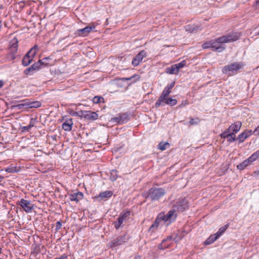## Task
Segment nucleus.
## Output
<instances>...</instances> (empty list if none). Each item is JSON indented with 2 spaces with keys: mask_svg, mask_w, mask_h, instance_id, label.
<instances>
[{
  "mask_svg": "<svg viewBox=\"0 0 259 259\" xmlns=\"http://www.w3.org/2000/svg\"><path fill=\"white\" fill-rule=\"evenodd\" d=\"M166 193L165 190L162 188L152 187L147 191L142 193L145 199H150L152 201L159 200Z\"/></svg>",
  "mask_w": 259,
  "mask_h": 259,
  "instance_id": "obj_1",
  "label": "nucleus"
},
{
  "mask_svg": "<svg viewBox=\"0 0 259 259\" xmlns=\"http://www.w3.org/2000/svg\"><path fill=\"white\" fill-rule=\"evenodd\" d=\"M243 67L242 63L240 62H234L226 65L222 68L223 74L231 76L236 74L239 70Z\"/></svg>",
  "mask_w": 259,
  "mask_h": 259,
  "instance_id": "obj_2",
  "label": "nucleus"
},
{
  "mask_svg": "<svg viewBox=\"0 0 259 259\" xmlns=\"http://www.w3.org/2000/svg\"><path fill=\"white\" fill-rule=\"evenodd\" d=\"M172 207L175 212H183L189 208L188 201L185 198L180 197L173 204Z\"/></svg>",
  "mask_w": 259,
  "mask_h": 259,
  "instance_id": "obj_3",
  "label": "nucleus"
},
{
  "mask_svg": "<svg viewBox=\"0 0 259 259\" xmlns=\"http://www.w3.org/2000/svg\"><path fill=\"white\" fill-rule=\"evenodd\" d=\"M18 39L14 37L10 42L9 53L7 55V58L10 60H15L16 58V53H17L18 47Z\"/></svg>",
  "mask_w": 259,
  "mask_h": 259,
  "instance_id": "obj_4",
  "label": "nucleus"
},
{
  "mask_svg": "<svg viewBox=\"0 0 259 259\" xmlns=\"http://www.w3.org/2000/svg\"><path fill=\"white\" fill-rule=\"evenodd\" d=\"M241 34L238 32L232 31L227 33L226 35L218 37V40L224 43L233 42L239 39Z\"/></svg>",
  "mask_w": 259,
  "mask_h": 259,
  "instance_id": "obj_5",
  "label": "nucleus"
},
{
  "mask_svg": "<svg viewBox=\"0 0 259 259\" xmlns=\"http://www.w3.org/2000/svg\"><path fill=\"white\" fill-rule=\"evenodd\" d=\"M158 220L160 221H163L164 222H168V224L174 222L177 218V214L175 213V211L172 209L169 210L166 214L160 213L157 217Z\"/></svg>",
  "mask_w": 259,
  "mask_h": 259,
  "instance_id": "obj_6",
  "label": "nucleus"
},
{
  "mask_svg": "<svg viewBox=\"0 0 259 259\" xmlns=\"http://www.w3.org/2000/svg\"><path fill=\"white\" fill-rule=\"evenodd\" d=\"M128 240V237L126 234L119 236L117 238L112 239L108 244L110 248H114L119 245H122Z\"/></svg>",
  "mask_w": 259,
  "mask_h": 259,
  "instance_id": "obj_7",
  "label": "nucleus"
},
{
  "mask_svg": "<svg viewBox=\"0 0 259 259\" xmlns=\"http://www.w3.org/2000/svg\"><path fill=\"white\" fill-rule=\"evenodd\" d=\"M77 116L90 120H95L98 117V114L96 112L87 110L79 111V113H77Z\"/></svg>",
  "mask_w": 259,
  "mask_h": 259,
  "instance_id": "obj_8",
  "label": "nucleus"
},
{
  "mask_svg": "<svg viewBox=\"0 0 259 259\" xmlns=\"http://www.w3.org/2000/svg\"><path fill=\"white\" fill-rule=\"evenodd\" d=\"M21 208L26 213L31 212L34 208V205L31 203L30 201L21 199L19 202H17Z\"/></svg>",
  "mask_w": 259,
  "mask_h": 259,
  "instance_id": "obj_9",
  "label": "nucleus"
},
{
  "mask_svg": "<svg viewBox=\"0 0 259 259\" xmlns=\"http://www.w3.org/2000/svg\"><path fill=\"white\" fill-rule=\"evenodd\" d=\"M147 56V52L145 50L141 51L135 57L133 58L132 64L134 67L138 66L143 59L146 57Z\"/></svg>",
  "mask_w": 259,
  "mask_h": 259,
  "instance_id": "obj_10",
  "label": "nucleus"
},
{
  "mask_svg": "<svg viewBox=\"0 0 259 259\" xmlns=\"http://www.w3.org/2000/svg\"><path fill=\"white\" fill-rule=\"evenodd\" d=\"M177 103V100L176 99H172L171 98L166 97L164 98V100L159 101V98L158 99L157 101L155 104V107L158 108L160 106L163 104H167L169 106H172L176 105Z\"/></svg>",
  "mask_w": 259,
  "mask_h": 259,
  "instance_id": "obj_11",
  "label": "nucleus"
},
{
  "mask_svg": "<svg viewBox=\"0 0 259 259\" xmlns=\"http://www.w3.org/2000/svg\"><path fill=\"white\" fill-rule=\"evenodd\" d=\"M130 118V115L128 113H119L116 117L112 119V121L119 124H123L127 122Z\"/></svg>",
  "mask_w": 259,
  "mask_h": 259,
  "instance_id": "obj_12",
  "label": "nucleus"
},
{
  "mask_svg": "<svg viewBox=\"0 0 259 259\" xmlns=\"http://www.w3.org/2000/svg\"><path fill=\"white\" fill-rule=\"evenodd\" d=\"M95 25L93 24L91 26H87L85 27L77 29L75 31V34L78 36H87L90 32L95 29Z\"/></svg>",
  "mask_w": 259,
  "mask_h": 259,
  "instance_id": "obj_13",
  "label": "nucleus"
},
{
  "mask_svg": "<svg viewBox=\"0 0 259 259\" xmlns=\"http://www.w3.org/2000/svg\"><path fill=\"white\" fill-rule=\"evenodd\" d=\"M224 43L218 40V38L212 40V45L211 46V49L212 51H217L218 52H221L225 49V47L223 46L221 44Z\"/></svg>",
  "mask_w": 259,
  "mask_h": 259,
  "instance_id": "obj_14",
  "label": "nucleus"
},
{
  "mask_svg": "<svg viewBox=\"0 0 259 259\" xmlns=\"http://www.w3.org/2000/svg\"><path fill=\"white\" fill-rule=\"evenodd\" d=\"M175 82H171L169 85L166 86L163 90L161 95L158 98H159V101L164 100V98H166L168 96L169 94L171 92V90L174 87Z\"/></svg>",
  "mask_w": 259,
  "mask_h": 259,
  "instance_id": "obj_15",
  "label": "nucleus"
},
{
  "mask_svg": "<svg viewBox=\"0 0 259 259\" xmlns=\"http://www.w3.org/2000/svg\"><path fill=\"white\" fill-rule=\"evenodd\" d=\"M254 132L251 130H245L241 133L237 137V140L239 141V143H243L246 139L251 136Z\"/></svg>",
  "mask_w": 259,
  "mask_h": 259,
  "instance_id": "obj_16",
  "label": "nucleus"
},
{
  "mask_svg": "<svg viewBox=\"0 0 259 259\" xmlns=\"http://www.w3.org/2000/svg\"><path fill=\"white\" fill-rule=\"evenodd\" d=\"M69 199L71 201H74L76 202H78L80 200L82 199L83 194L81 192H78L69 194Z\"/></svg>",
  "mask_w": 259,
  "mask_h": 259,
  "instance_id": "obj_17",
  "label": "nucleus"
},
{
  "mask_svg": "<svg viewBox=\"0 0 259 259\" xmlns=\"http://www.w3.org/2000/svg\"><path fill=\"white\" fill-rule=\"evenodd\" d=\"M73 124L72 118H70L67 119L62 124V128L65 131H71L72 128Z\"/></svg>",
  "mask_w": 259,
  "mask_h": 259,
  "instance_id": "obj_18",
  "label": "nucleus"
},
{
  "mask_svg": "<svg viewBox=\"0 0 259 259\" xmlns=\"http://www.w3.org/2000/svg\"><path fill=\"white\" fill-rule=\"evenodd\" d=\"M241 125L242 123L241 121H236L234 123H232L230 126V129L232 130L231 133H234L235 134L236 133L238 132L241 128Z\"/></svg>",
  "mask_w": 259,
  "mask_h": 259,
  "instance_id": "obj_19",
  "label": "nucleus"
},
{
  "mask_svg": "<svg viewBox=\"0 0 259 259\" xmlns=\"http://www.w3.org/2000/svg\"><path fill=\"white\" fill-rule=\"evenodd\" d=\"M112 194L113 192L111 191H105L100 193L99 195L97 196V198L100 199V200H103L104 199L111 197Z\"/></svg>",
  "mask_w": 259,
  "mask_h": 259,
  "instance_id": "obj_20",
  "label": "nucleus"
},
{
  "mask_svg": "<svg viewBox=\"0 0 259 259\" xmlns=\"http://www.w3.org/2000/svg\"><path fill=\"white\" fill-rule=\"evenodd\" d=\"M200 29V26L195 25L189 24L186 26V31L190 33L197 32Z\"/></svg>",
  "mask_w": 259,
  "mask_h": 259,
  "instance_id": "obj_21",
  "label": "nucleus"
},
{
  "mask_svg": "<svg viewBox=\"0 0 259 259\" xmlns=\"http://www.w3.org/2000/svg\"><path fill=\"white\" fill-rule=\"evenodd\" d=\"M39 49V47L37 45L34 46L27 53L26 56L30 57V59H33L36 54L37 51Z\"/></svg>",
  "mask_w": 259,
  "mask_h": 259,
  "instance_id": "obj_22",
  "label": "nucleus"
},
{
  "mask_svg": "<svg viewBox=\"0 0 259 259\" xmlns=\"http://www.w3.org/2000/svg\"><path fill=\"white\" fill-rule=\"evenodd\" d=\"M218 238V236L215 234L211 235L204 242V244L207 245L213 243Z\"/></svg>",
  "mask_w": 259,
  "mask_h": 259,
  "instance_id": "obj_23",
  "label": "nucleus"
},
{
  "mask_svg": "<svg viewBox=\"0 0 259 259\" xmlns=\"http://www.w3.org/2000/svg\"><path fill=\"white\" fill-rule=\"evenodd\" d=\"M160 223V221L157 218L156 220L154 221L153 224L148 229L149 232H151V233H154L155 230L157 229L159 224Z\"/></svg>",
  "mask_w": 259,
  "mask_h": 259,
  "instance_id": "obj_24",
  "label": "nucleus"
},
{
  "mask_svg": "<svg viewBox=\"0 0 259 259\" xmlns=\"http://www.w3.org/2000/svg\"><path fill=\"white\" fill-rule=\"evenodd\" d=\"M27 102V109L32 108H38L41 106V103L39 101L30 102L26 100Z\"/></svg>",
  "mask_w": 259,
  "mask_h": 259,
  "instance_id": "obj_25",
  "label": "nucleus"
},
{
  "mask_svg": "<svg viewBox=\"0 0 259 259\" xmlns=\"http://www.w3.org/2000/svg\"><path fill=\"white\" fill-rule=\"evenodd\" d=\"M131 215V211L128 210H125L120 213L119 217H120L124 221H127L130 218Z\"/></svg>",
  "mask_w": 259,
  "mask_h": 259,
  "instance_id": "obj_26",
  "label": "nucleus"
},
{
  "mask_svg": "<svg viewBox=\"0 0 259 259\" xmlns=\"http://www.w3.org/2000/svg\"><path fill=\"white\" fill-rule=\"evenodd\" d=\"M48 59L49 58H45L42 60H38L37 62L34 64L36 65V68H38V70H40L41 68V66H46L48 64V63L43 62V60H48Z\"/></svg>",
  "mask_w": 259,
  "mask_h": 259,
  "instance_id": "obj_27",
  "label": "nucleus"
},
{
  "mask_svg": "<svg viewBox=\"0 0 259 259\" xmlns=\"http://www.w3.org/2000/svg\"><path fill=\"white\" fill-rule=\"evenodd\" d=\"M21 104L12 106V108H17L18 109H27V102L26 100L22 101Z\"/></svg>",
  "mask_w": 259,
  "mask_h": 259,
  "instance_id": "obj_28",
  "label": "nucleus"
},
{
  "mask_svg": "<svg viewBox=\"0 0 259 259\" xmlns=\"http://www.w3.org/2000/svg\"><path fill=\"white\" fill-rule=\"evenodd\" d=\"M251 162L248 159H247L243 161L242 163L239 164L237 166V168L238 169L242 170L244 169L248 165H249Z\"/></svg>",
  "mask_w": 259,
  "mask_h": 259,
  "instance_id": "obj_29",
  "label": "nucleus"
},
{
  "mask_svg": "<svg viewBox=\"0 0 259 259\" xmlns=\"http://www.w3.org/2000/svg\"><path fill=\"white\" fill-rule=\"evenodd\" d=\"M165 72L170 74H177L178 73L174 64L170 67L166 68L165 69Z\"/></svg>",
  "mask_w": 259,
  "mask_h": 259,
  "instance_id": "obj_30",
  "label": "nucleus"
},
{
  "mask_svg": "<svg viewBox=\"0 0 259 259\" xmlns=\"http://www.w3.org/2000/svg\"><path fill=\"white\" fill-rule=\"evenodd\" d=\"M33 59L30 57L25 55L22 61V64L24 66H28L32 61Z\"/></svg>",
  "mask_w": 259,
  "mask_h": 259,
  "instance_id": "obj_31",
  "label": "nucleus"
},
{
  "mask_svg": "<svg viewBox=\"0 0 259 259\" xmlns=\"http://www.w3.org/2000/svg\"><path fill=\"white\" fill-rule=\"evenodd\" d=\"M124 221L119 217L117 219L116 221H115L113 223V224L116 230H118L119 228L123 224Z\"/></svg>",
  "mask_w": 259,
  "mask_h": 259,
  "instance_id": "obj_32",
  "label": "nucleus"
},
{
  "mask_svg": "<svg viewBox=\"0 0 259 259\" xmlns=\"http://www.w3.org/2000/svg\"><path fill=\"white\" fill-rule=\"evenodd\" d=\"M229 224H227L225 225V226L221 227L218 231L215 233V234L218 236L219 238L225 232V231L228 229L229 227Z\"/></svg>",
  "mask_w": 259,
  "mask_h": 259,
  "instance_id": "obj_33",
  "label": "nucleus"
},
{
  "mask_svg": "<svg viewBox=\"0 0 259 259\" xmlns=\"http://www.w3.org/2000/svg\"><path fill=\"white\" fill-rule=\"evenodd\" d=\"M117 172V170L116 169H112L110 171V176L109 179L111 181L113 182L116 180L118 177Z\"/></svg>",
  "mask_w": 259,
  "mask_h": 259,
  "instance_id": "obj_34",
  "label": "nucleus"
},
{
  "mask_svg": "<svg viewBox=\"0 0 259 259\" xmlns=\"http://www.w3.org/2000/svg\"><path fill=\"white\" fill-rule=\"evenodd\" d=\"M190 119L189 123L191 125H197L199 124L200 121V119L198 117L195 118L190 117Z\"/></svg>",
  "mask_w": 259,
  "mask_h": 259,
  "instance_id": "obj_35",
  "label": "nucleus"
},
{
  "mask_svg": "<svg viewBox=\"0 0 259 259\" xmlns=\"http://www.w3.org/2000/svg\"><path fill=\"white\" fill-rule=\"evenodd\" d=\"M93 102L94 104L104 103V99L101 96H95L93 99Z\"/></svg>",
  "mask_w": 259,
  "mask_h": 259,
  "instance_id": "obj_36",
  "label": "nucleus"
},
{
  "mask_svg": "<svg viewBox=\"0 0 259 259\" xmlns=\"http://www.w3.org/2000/svg\"><path fill=\"white\" fill-rule=\"evenodd\" d=\"M186 61L183 60L180 63L174 64L175 66L176 69L177 70L178 72L179 73L180 69L183 68L186 65Z\"/></svg>",
  "mask_w": 259,
  "mask_h": 259,
  "instance_id": "obj_37",
  "label": "nucleus"
},
{
  "mask_svg": "<svg viewBox=\"0 0 259 259\" xmlns=\"http://www.w3.org/2000/svg\"><path fill=\"white\" fill-rule=\"evenodd\" d=\"M35 72V71L34 70V68L32 67H31V66L26 68L24 71V74L26 75H32Z\"/></svg>",
  "mask_w": 259,
  "mask_h": 259,
  "instance_id": "obj_38",
  "label": "nucleus"
},
{
  "mask_svg": "<svg viewBox=\"0 0 259 259\" xmlns=\"http://www.w3.org/2000/svg\"><path fill=\"white\" fill-rule=\"evenodd\" d=\"M169 146V144L167 142L164 143V142H160L158 144V148L160 149L161 150H165L167 147Z\"/></svg>",
  "mask_w": 259,
  "mask_h": 259,
  "instance_id": "obj_39",
  "label": "nucleus"
},
{
  "mask_svg": "<svg viewBox=\"0 0 259 259\" xmlns=\"http://www.w3.org/2000/svg\"><path fill=\"white\" fill-rule=\"evenodd\" d=\"M229 135L230 136H229V137L227 138V141L228 142L232 143L236 140H237L235 134L230 133Z\"/></svg>",
  "mask_w": 259,
  "mask_h": 259,
  "instance_id": "obj_40",
  "label": "nucleus"
},
{
  "mask_svg": "<svg viewBox=\"0 0 259 259\" xmlns=\"http://www.w3.org/2000/svg\"><path fill=\"white\" fill-rule=\"evenodd\" d=\"M211 45H212V40H208V41L204 42L202 45V48L204 49H208V48L211 49Z\"/></svg>",
  "mask_w": 259,
  "mask_h": 259,
  "instance_id": "obj_41",
  "label": "nucleus"
},
{
  "mask_svg": "<svg viewBox=\"0 0 259 259\" xmlns=\"http://www.w3.org/2000/svg\"><path fill=\"white\" fill-rule=\"evenodd\" d=\"M40 252V246L36 245L33 248V252H32V253L34 254L35 256H36Z\"/></svg>",
  "mask_w": 259,
  "mask_h": 259,
  "instance_id": "obj_42",
  "label": "nucleus"
},
{
  "mask_svg": "<svg viewBox=\"0 0 259 259\" xmlns=\"http://www.w3.org/2000/svg\"><path fill=\"white\" fill-rule=\"evenodd\" d=\"M183 232H180L179 234L175 235V237L174 238V240L176 241H179L181 240L182 238L184 237Z\"/></svg>",
  "mask_w": 259,
  "mask_h": 259,
  "instance_id": "obj_43",
  "label": "nucleus"
},
{
  "mask_svg": "<svg viewBox=\"0 0 259 259\" xmlns=\"http://www.w3.org/2000/svg\"><path fill=\"white\" fill-rule=\"evenodd\" d=\"M258 157L253 153L248 159L251 163L256 160Z\"/></svg>",
  "mask_w": 259,
  "mask_h": 259,
  "instance_id": "obj_44",
  "label": "nucleus"
},
{
  "mask_svg": "<svg viewBox=\"0 0 259 259\" xmlns=\"http://www.w3.org/2000/svg\"><path fill=\"white\" fill-rule=\"evenodd\" d=\"M134 78H136L137 80H139L140 78V76L138 75H134L131 76V77L128 78H122L123 80H130Z\"/></svg>",
  "mask_w": 259,
  "mask_h": 259,
  "instance_id": "obj_45",
  "label": "nucleus"
},
{
  "mask_svg": "<svg viewBox=\"0 0 259 259\" xmlns=\"http://www.w3.org/2000/svg\"><path fill=\"white\" fill-rule=\"evenodd\" d=\"M188 104V102L187 100H184L182 102L180 105L179 106V108H182L185 107Z\"/></svg>",
  "mask_w": 259,
  "mask_h": 259,
  "instance_id": "obj_46",
  "label": "nucleus"
},
{
  "mask_svg": "<svg viewBox=\"0 0 259 259\" xmlns=\"http://www.w3.org/2000/svg\"><path fill=\"white\" fill-rule=\"evenodd\" d=\"M62 227V223L60 221H58L56 223V228L55 230L56 231H58Z\"/></svg>",
  "mask_w": 259,
  "mask_h": 259,
  "instance_id": "obj_47",
  "label": "nucleus"
},
{
  "mask_svg": "<svg viewBox=\"0 0 259 259\" xmlns=\"http://www.w3.org/2000/svg\"><path fill=\"white\" fill-rule=\"evenodd\" d=\"M229 134H226L225 132H223L220 135V137L222 139H227L229 136H230Z\"/></svg>",
  "mask_w": 259,
  "mask_h": 259,
  "instance_id": "obj_48",
  "label": "nucleus"
},
{
  "mask_svg": "<svg viewBox=\"0 0 259 259\" xmlns=\"http://www.w3.org/2000/svg\"><path fill=\"white\" fill-rule=\"evenodd\" d=\"M36 121V119L34 118H31L30 121V123L29 124V125L30 126L31 128L33 127L34 126L35 123Z\"/></svg>",
  "mask_w": 259,
  "mask_h": 259,
  "instance_id": "obj_49",
  "label": "nucleus"
},
{
  "mask_svg": "<svg viewBox=\"0 0 259 259\" xmlns=\"http://www.w3.org/2000/svg\"><path fill=\"white\" fill-rule=\"evenodd\" d=\"M164 243H163V241L161 243H160L159 245H158V248L160 249H163L166 247H168V245H164Z\"/></svg>",
  "mask_w": 259,
  "mask_h": 259,
  "instance_id": "obj_50",
  "label": "nucleus"
},
{
  "mask_svg": "<svg viewBox=\"0 0 259 259\" xmlns=\"http://www.w3.org/2000/svg\"><path fill=\"white\" fill-rule=\"evenodd\" d=\"M31 128L28 125L27 126H25L22 127L23 131H29Z\"/></svg>",
  "mask_w": 259,
  "mask_h": 259,
  "instance_id": "obj_51",
  "label": "nucleus"
},
{
  "mask_svg": "<svg viewBox=\"0 0 259 259\" xmlns=\"http://www.w3.org/2000/svg\"><path fill=\"white\" fill-rule=\"evenodd\" d=\"M67 257V256L66 254H63L59 257H56L54 259H66Z\"/></svg>",
  "mask_w": 259,
  "mask_h": 259,
  "instance_id": "obj_52",
  "label": "nucleus"
},
{
  "mask_svg": "<svg viewBox=\"0 0 259 259\" xmlns=\"http://www.w3.org/2000/svg\"><path fill=\"white\" fill-rule=\"evenodd\" d=\"M172 238V237L171 236L167 237V238L165 239H164L163 240V243H165L166 241L168 240H171Z\"/></svg>",
  "mask_w": 259,
  "mask_h": 259,
  "instance_id": "obj_53",
  "label": "nucleus"
},
{
  "mask_svg": "<svg viewBox=\"0 0 259 259\" xmlns=\"http://www.w3.org/2000/svg\"><path fill=\"white\" fill-rule=\"evenodd\" d=\"M6 171L8 172H12L14 171L13 168H7Z\"/></svg>",
  "mask_w": 259,
  "mask_h": 259,
  "instance_id": "obj_54",
  "label": "nucleus"
},
{
  "mask_svg": "<svg viewBox=\"0 0 259 259\" xmlns=\"http://www.w3.org/2000/svg\"><path fill=\"white\" fill-rule=\"evenodd\" d=\"M224 132H225L226 134H230V133L232 132V130L230 129V126H229L228 128H227V130H226Z\"/></svg>",
  "mask_w": 259,
  "mask_h": 259,
  "instance_id": "obj_55",
  "label": "nucleus"
},
{
  "mask_svg": "<svg viewBox=\"0 0 259 259\" xmlns=\"http://www.w3.org/2000/svg\"><path fill=\"white\" fill-rule=\"evenodd\" d=\"M253 132H254V133L255 132H257V135L259 136V124L258 126Z\"/></svg>",
  "mask_w": 259,
  "mask_h": 259,
  "instance_id": "obj_56",
  "label": "nucleus"
},
{
  "mask_svg": "<svg viewBox=\"0 0 259 259\" xmlns=\"http://www.w3.org/2000/svg\"><path fill=\"white\" fill-rule=\"evenodd\" d=\"M31 67H32L34 68V70H35V71H38V70H38V69L36 68V65H35L34 64H32V65H31Z\"/></svg>",
  "mask_w": 259,
  "mask_h": 259,
  "instance_id": "obj_57",
  "label": "nucleus"
},
{
  "mask_svg": "<svg viewBox=\"0 0 259 259\" xmlns=\"http://www.w3.org/2000/svg\"><path fill=\"white\" fill-rule=\"evenodd\" d=\"M4 82L3 80H0V89L3 87Z\"/></svg>",
  "mask_w": 259,
  "mask_h": 259,
  "instance_id": "obj_58",
  "label": "nucleus"
},
{
  "mask_svg": "<svg viewBox=\"0 0 259 259\" xmlns=\"http://www.w3.org/2000/svg\"><path fill=\"white\" fill-rule=\"evenodd\" d=\"M256 155L259 158V149L254 152Z\"/></svg>",
  "mask_w": 259,
  "mask_h": 259,
  "instance_id": "obj_59",
  "label": "nucleus"
},
{
  "mask_svg": "<svg viewBox=\"0 0 259 259\" xmlns=\"http://www.w3.org/2000/svg\"><path fill=\"white\" fill-rule=\"evenodd\" d=\"M134 259H140V256L139 255H136L135 256Z\"/></svg>",
  "mask_w": 259,
  "mask_h": 259,
  "instance_id": "obj_60",
  "label": "nucleus"
},
{
  "mask_svg": "<svg viewBox=\"0 0 259 259\" xmlns=\"http://www.w3.org/2000/svg\"><path fill=\"white\" fill-rule=\"evenodd\" d=\"M4 177L2 176H0V182H1L3 179H4Z\"/></svg>",
  "mask_w": 259,
  "mask_h": 259,
  "instance_id": "obj_61",
  "label": "nucleus"
},
{
  "mask_svg": "<svg viewBox=\"0 0 259 259\" xmlns=\"http://www.w3.org/2000/svg\"><path fill=\"white\" fill-rule=\"evenodd\" d=\"M79 113V111L78 112H76L73 115L77 116V113Z\"/></svg>",
  "mask_w": 259,
  "mask_h": 259,
  "instance_id": "obj_62",
  "label": "nucleus"
},
{
  "mask_svg": "<svg viewBox=\"0 0 259 259\" xmlns=\"http://www.w3.org/2000/svg\"><path fill=\"white\" fill-rule=\"evenodd\" d=\"M256 5L259 4V1H256Z\"/></svg>",
  "mask_w": 259,
  "mask_h": 259,
  "instance_id": "obj_63",
  "label": "nucleus"
},
{
  "mask_svg": "<svg viewBox=\"0 0 259 259\" xmlns=\"http://www.w3.org/2000/svg\"><path fill=\"white\" fill-rule=\"evenodd\" d=\"M46 61H47V60H43V62L47 63V62H46Z\"/></svg>",
  "mask_w": 259,
  "mask_h": 259,
  "instance_id": "obj_64",
  "label": "nucleus"
}]
</instances>
